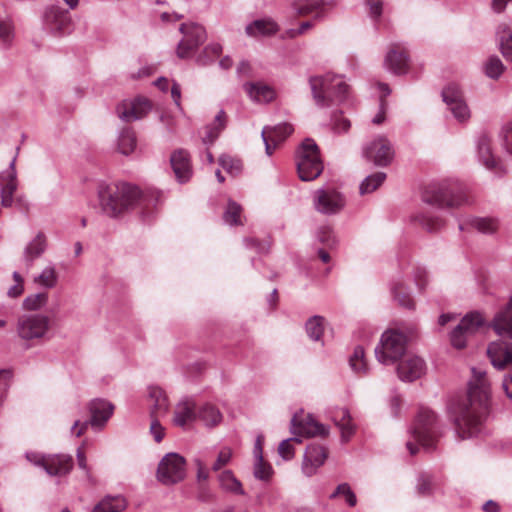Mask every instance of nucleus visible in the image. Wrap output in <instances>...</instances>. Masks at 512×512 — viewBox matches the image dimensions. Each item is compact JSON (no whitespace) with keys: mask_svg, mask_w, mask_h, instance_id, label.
Listing matches in <instances>:
<instances>
[{"mask_svg":"<svg viewBox=\"0 0 512 512\" xmlns=\"http://www.w3.org/2000/svg\"><path fill=\"white\" fill-rule=\"evenodd\" d=\"M48 300L47 293H37L27 296L23 300V308L28 311H36L42 308Z\"/></svg>","mask_w":512,"mask_h":512,"instance_id":"3c124183","label":"nucleus"},{"mask_svg":"<svg viewBox=\"0 0 512 512\" xmlns=\"http://www.w3.org/2000/svg\"><path fill=\"white\" fill-rule=\"evenodd\" d=\"M219 481L221 486L233 493L243 495L244 491L242 489V485L238 479L235 478L233 473L229 470L223 471L219 475Z\"/></svg>","mask_w":512,"mask_h":512,"instance_id":"de8ad7c7","label":"nucleus"},{"mask_svg":"<svg viewBox=\"0 0 512 512\" xmlns=\"http://www.w3.org/2000/svg\"><path fill=\"white\" fill-rule=\"evenodd\" d=\"M244 244L246 248L255 250L258 253H266L268 251L267 244L255 238H245Z\"/></svg>","mask_w":512,"mask_h":512,"instance_id":"338daca9","label":"nucleus"},{"mask_svg":"<svg viewBox=\"0 0 512 512\" xmlns=\"http://www.w3.org/2000/svg\"><path fill=\"white\" fill-rule=\"evenodd\" d=\"M412 273H413V277H414L416 286L420 290H424L428 283V273H427L426 269L422 266H415L413 268Z\"/></svg>","mask_w":512,"mask_h":512,"instance_id":"680f3d73","label":"nucleus"},{"mask_svg":"<svg viewBox=\"0 0 512 512\" xmlns=\"http://www.w3.org/2000/svg\"><path fill=\"white\" fill-rule=\"evenodd\" d=\"M314 208L322 214H336L345 206L344 196L335 188H320L314 192Z\"/></svg>","mask_w":512,"mask_h":512,"instance_id":"2eb2a0df","label":"nucleus"},{"mask_svg":"<svg viewBox=\"0 0 512 512\" xmlns=\"http://www.w3.org/2000/svg\"><path fill=\"white\" fill-rule=\"evenodd\" d=\"M422 201L439 208H457L468 202V196L463 183L446 179L428 185L422 193Z\"/></svg>","mask_w":512,"mask_h":512,"instance_id":"39448f33","label":"nucleus"},{"mask_svg":"<svg viewBox=\"0 0 512 512\" xmlns=\"http://www.w3.org/2000/svg\"><path fill=\"white\" fill-rule=\"evenodd\" d=\"M50 328V317L41 313L23 314L18 317L16 322L17 336L29 343L45 339Z\"/></svg>","mask_w":512,"mask_h":512,"instance_id":"1a4fd4ad","label":"nucleus"},{"mask_svg":"<svg viewBox=\"0 0 512 512\" xmlns=\"http://www.w3.org/2000/svg\"><path fill=\"white\" fill-rule=\"evenodd\" d=\"M198 421L206 428H214L223 421V414L219 408L210 402L197 405Z\"/></svg>","mask_w":512,"mask_h":512,"instance_id":"393cba45","label":"nucleus"},{"mask_svg":"<svg viewBox=\"0 0 512 512\" xmlns=\"http://www.w3.org/2000/svg\"><path fill=\"white\" fill-rule=\"evenodd\" d=\"M291 430L294 437L281 440L278 448H291V443L300 444V437L325 438L329 434V427L318 422L311 414H304L303 410L296 412L291 419Z\"/></svg>","mask_w":512,"mask_h":512,"instance_id":"423d86ee","label":"nucleus"},{"mask_svg":"<svg viewBox=\"0 0 512 512\" xmlns=\"http://www.w3.org/2000/svg\"><path fill=\"white\" fill-rule=\"evenodd\" d=\"M179 31L184 38L178 43L177 56L182 59L187 58L207 38L204 27L196 23H183L180 25Z\"/></svg>","mask_w":512,"mask_h":512,"instance_id":"4468645a","label":"nucleus"},{"mask_svg":"<svg viewBox=\"0 0 512 512\" xmlns=\"http://www.w3.org/2000/svg\"><path fill=\"white\" fill-rule=\"evenodd\" d=\"M496 38L501 54L507 61L512 62V30L509 25L506 23L498 25Z\"/></svg>","mask_w":512,"mask_h":512,"instance_id":"72a5a7b5","label":"nucleus"},{"mask_svg":"<svg viewBox=\"0 0 512 512\" xmlns=\"http://www.w3.org/2000/svg\"><path fill=\"white\" fill-rule=\"evenodd\" d=\"M412 440L406 448H436L444 445V428L438 415L428 407H420L409 430Z\"/></svg>","mask_w":512,"mask_h":512,"instance_id":"7ed1b4c3","label":"nucleus"},{"mask_svg":"<svg viewBox=\"0 0 512 512\" xmlns=\"http://www.w3.org/2000/svg\"><path fill=\"white\" fill-rule=\"evenodd\" d=\"M136 148V136L132 129L124 128L118 137V149L123 155L131 154Z\"/></svg>","mask_w":512,"mask_h":512,"instance_id":"79ce46f5","label":"nucleus"},{"mask_svg":"<svg viewBox=\"0 0 512 512\" xmlns=\"http://www.w3.org/2000/svg\"><path fill=\"white\" fill-rule=\"evenodd\" d=\"M505 71V66L501 59L496 56H490L484 64V72L487 77L497 80Z\"/></svg>","mask_w":512,"mask_h":512,"instance_id":"49530a36","label":"nucleus"},{"mask_svg":"<svg viewBox=\"0 0 512 512\" xmlns=\"http://www.w3.org/2000/svg\"><path fill=\"white\" fill-rule=\"evenodd\" d=\"M384 3L382 0H365L364 7L367 15L375 22H379L383 13Z\"/></svg>","mask_w":512,"mask_h":512,"instance_id":"5fc2aeb1","label":"nucleus"},{"mask_svg":"<svg viewBox=\"0 0 512 512\" xmlns=\"http://www.w3.org/2000/svg\"><path fill=\"white\" fill-rule=\"evenodd\" d=\"M442 98L447 106L455 103L456 101L458 102L464 100L462 90L455 83H451L443 89Z\"/></svg>","mask_w":512,"mask_h":512,"instance_id":"603ef678","label":"nucleus"},{"mask_svg":"<svg viewBox=\"0 0 512 512\" xmlns=\"http://www.w3.org/2000/svg\"><path fill=\"white\" fill-rule=\"evenodd\" d=\"M279 26L270 18L257 19L248 24L245 32L250 37L271 36L277 33Z\"/></svg>","mask_w":512,"mask_h":512,"instance_id":"7c9ffc66","label":"nucleus"},{"mask_svg":"<svg viewBox=\"0 0 512 512\" xmlns=\"http://www.w3.org/2000/svg\"><path fill=\"white\" fill-rule=\"evenodd\" d=\"M331 418L341 433L342 443H346L355 432L350 412L347 408H336L331 412Z\"/></svg>","mask_w":512,"mask_h":512,"instance_id":"a878e982","label":"nucleus"},{"mask_svg":"<svg viewBox=\"0 0 512 512\" xmlns=\"http://www.w3.org/2000/svg\"><path fill=\"white\" fill-rule=\"evenodd\" d=\"M15 163L16 157L12 159L8 168L0 173L1 205L5 208L12 206L14 202V193L18 187Z\"/></svg>","mask_w":512,"mask_h":512,"instance_id":"6ab92c4d","label":"nucleus"},{"mask_svg":"<svg viewBox=\"0 0 512 512\" xmlns=\"http://www.w3.org/2000/svg\"><path fill=\"white\" fill-rule=\"evenodd\" d=\"M98 196L103 212L110 217H116L125 210L134 208L145 202L147 198L137 186L124 182L100 185Z\"/></svg>","mask_w":512,"mask_h":512,"instance_id":"f03ea898","label":"nucleus"},{"mask_svg":"<svg viewBox=\"0 0 512 512\" xmlns=\"http://www.w3.org/2000/svg\"><path fill=\"white\" fill-rule=\"evenodd\" d=\"M363 156L377 166H387L394 157V150L390 141L385 137H378L363 148Z\"/></svg>","mask_w":512,"mask_h":512,"instance_id":"dca6fc26","label":"nucleus"},{"mask_svg":"<svg viewBox=\"0 0 512 512\" xmlns=\"http://www.w3.org/2000/svg\"><path fill=\"white\" fill-rule=\"evenodd\" d=\"M263 450H255L254 476L262 481H268L273 473L272 466L263 460Z\"/></svg>","mask_w":512,"mask_h":512,"instance_id":"37998d69","label":"nucleus"},{"mask_svg":"<svg viewBox=\"0 0 512 512\" xmlns=\"http://www.w3.org/2000/svg\"><path fill=\"white\" fill-rule=\"evenodd\" d=\"M150 431L157 443L163 439V428L157 421V418H154V420L151 422Z\"/></svg>","mask_w":512,"mask_h":512,"instance_id":"774afa93","label":"nucleus"},{"mask_svg":"<svg viewBox=\"0 0 512 512\" xmlns=\"http://www.w3.org/2000/svg\"><path fill=\"white\" fill-rule=\"evenodd\" d=\"M492 327L499 335L512 339V297L493 318Z\"/></svg>","mask_w":512,"mask_h":512,"instance_id":"bb28decb","label":"nucleus"},{"mask_svg":"<svg viewBox=\"0 0 512 512\" xmlns=\"http://www.w3.org/2000/svg\"><path fill=\"white\" fill-rule=\"evenodd\" d=\"M241 207L234 201H229L227 208L224 212L223 219L229 225H240Z\"/></svg>","mask_w":512,"mask_h":512,"instance_id":"864d4df0","label":"nucleus"},{"mask_svg":"<svg viewBox=\"0 0 512 512\" xmlns=\"http://www.w3.org/2000/svg\"><path fill=\"white\" fill-rule=\"evenodd\" d=\"M126 508V500L120 496H106L93 509V512H122Z\"/></svg>","mask_w":512,"mask_h":512,"instance_id":"4c0bfd02","label":"nucleus"},{"mask_svg":"<svg viewBox=\"0 0 512 512\" xmlns=\"http://www.w3.org/2000/svg\"><path fill=\"white\" fill-rule=\"evenodd\" d=\"M186 476V460L178 453H167L158 464L156 477L163 485H174Z\"/></svg>","mask_w":512,"mask_h":512,"instance_id":"9b49d317","label":"nucleus"},{"mask_svg":"<svg viewBox=\"0 0 512 512\" xmlns=\"http://www.w3.org/2000/svg\"><path fill=\"white\" fill-rule=\"evenodd\" d=\"M148 400L152 418L165 415L169 409V402L165 392L156 386L149 387Z\"/></svg>","mask_w":512,"mask_h":512,"instance_id":"cd10ccee","label":"nucleus"},{"mask_svg":"<svg viewBox=\"0 0 512 512\" xmlns=\"http://www.w3.org/2000/svg\"><path fill=\"white\" fill-rule=\"evenodd\" d=\"M386 179L384 172H376L372 175L367 176L360 184V193L368 194L375 191Z\"/></svg>","mask_w":512,"mask_h":512,"instance_id":"a18cd8bd","label":"nucleus"},{"mask_svg":"<svg viewBox=\"0 0 512 512\" xmlns=\"http://www.w3.org/2000/svg\"><path fill=\"white\" fill-rule=\"evenodd\" d=\"M407 337L398 330H386L375 347L376 359L384 365H392L405 357Z\"/></svg>","mask_w":512,"mask_h":512,"instance_id":"6e6552de","label":"nucleus"},{"mask_svg":"<svg viewBox=\"0 0 512 512\" xmlns=\"http://www.w3.org/2000/svg\"><path fill=\"white\" fill-rule=\"evenodd\" d=\"M220 166L232 175H237L242 169V163L240 160L232 158L228 155H222L219 157Z\"/></svg>","mask_w":512,"mask_h":512,"instance_id":"13d9d810","label":"nucleus"},{"mask_svg":"<svg viewBox=\"0 0 512 512\" xmlns=\"http://www.w3.org/2000/svg\"><path fill=\"white\" fill-rule=\"evenodd\" d=\"M309 85L313 100L319 108L340 105L348 97L349 87L343 77L334 74L311 76Z\"/></svg>","mask_w":512,"mask_h":512,"instance_id":"20e7f679","label":"nucleus"},{"mask_svg":"<svg viewBox=\"0 0 512 512\" xmlns=\"http://www.w3.org/2000/svg\"><path fill=\"white\" fill-rule=\"evenodd\" d=\"M327 457L328 454L326 450H304L302 462L303 473L308 477L314 475L317 469L324 464Z\"/></svg>","mask_w":512,"mask_h":512,"instance_id":"c85d7f7f","label":"nucleus"},{"mask_svg":"<svg viewBox=\"0 0 512 512\" xmlns=\"http://www.w3.org/2000/svg\"><path fill=\"white\" fill-rule=\"evenodd\" d=\"M47 242L44 233L39 232L35 238L30 241L24 249L23 260L29 268L35 259L39 258L46 250Z\"/></svg>","mask_w":512,"mask_h":512,"instance_id":"c756f323","label":"nucleus"},{"mask_svg":"<svg viewBox=\"0 0 512 512\" xmlns=\"http://www.w3.org/2000/svg\"><path fill=\"white\" fill-rule=\"evenodd\" d=\"M484 324V317L479 312L466 314L450 333V341L454 348L463 349L467 339Z\"/></svg>","mask_w":512,"mask_h":512,"instance_id":"ddd939ff","label":"nucleus"},{"mask_svg":"<svg viewBox=\"0 0 512 512\" xmlns=\"http://www.w3.org/2000/svg\"><path fill=\"white\" fill-rule=\"evenodd\" d=\"M226 127V114L220 110L214 118V121L204 127L202 142L205 145H212L219 137L220 133Z\"/></svg>","mask_w":512,"mask_h":512,"instance_id":"2f4dec72","label":"nucleus"},{"mask_svg":"<svg viewBox=\"0 0 512 512\" xmlns=\"http://www.w3.org/2000/svg\"><path fill=\"white\" fill-rule=\"evenodd\" d=\"M90 418L86 421H75L71 427V433L80 437L91 426L93 429H102L114 412V405L105 399H93L88 404Z\"/></svg>","mask_w":512,"mask_h":512,"instance_id":"9d476101","label":"nucleus"},{"mask_svg":"<svg viewBox=\"0 0 512 512\" xmlns=\"http://www.w3.org/2000/svg\"><path fill=\"white\" fill-rule=\"evenodd\" d=\"M170 164L175 178L180 184L187 183L191 179L193 169L190 154L187 150H175L170 156Z\"/></svg>","mask_w":512,"mask_h":512,"instance_id":"412c9836","label":"nucleus"},{"mask_svg":"<svg viewBox=\"0 0 512 512\" xmlns=\"http://www.w3.org/2000/svg\"><path fill=\"white\" fill-rule=\"evenodd\" d=\"M351 127L350 120L342 112L334 113L331 118V128L335 133H346Z\"/></svg>","mask_w":512,"mask_h":512,"instance_id":"bf43d9fd","label":"nucleus"},{"mask_svg":"<svg viewBox=\"0 0 512 512\" xmlns=\"http://www.w3.org/2000/svg\"><path fill=\"white\" fill-rule=\"evenodd\" d=\"M338 495H343L347 504L350 507H354L357 503V498L355 493L352 491L351 487L347 483L339 484L336 490L330 495L331 499L336 498Z\"/></svg>","mask_w":512,"mask_h":512,"instance_id":"4d7b16f0","label":"nucleus"},{"mask_svg":"<svg viewBox=\"0 0 512 512\" xmlns=\"http://www.w3.org/2000/svg\"><path fill=\"white\" fill-rule=\"evenodd\" d=\"M296 166L302 181H312L323 171V162L317 144L307 138L296 151Z\"/></svg>","mask_w":512,"mask_h":512,"instance_id":"0eeeda50","label":"nucleus"},{"mask_svg":"<svg viewBox=\"0 0 512 512\" xmlns=\"http://www.w3.org/2000/svg\"><path fill=\"white\" fill-rule=\"evenodd\" d=\"M35 281L46 288H52L56 285L57 276L53 267H46L41 274L35 278Z\"/></svg>","mask_w":512,"mask_h":512,"instance_id":"052dcab7","label":"nucleus"},{"mask_svg":"<svg viewBox=\"0 0 512 512\" xmlns=\"http://www.w3.org/2000/svg\"><path fill=\"white\" fill-rule=\"evenodd\" d=\"M448 108L458 122H466L471 117L470 109L465 100L456 101L455 103L448 105Z\"/></svg>","mask_w":512,"mask_h":512,"instance_id":"8fccbe9b","label":"nucleus"},{"mask_svg":"<svg viewBox=\"0 0 512 512\" xmlns=\"http://www.w3.org/2000/svg\"><path fill=\"white\" fill-rule=\"evenodd\" d=\"M487 355L494 368L505 369L512 364V343L502 340L491 342L487 348Z\"/></svg>","mask_w":512,"mask_h":512,"instance_id":"4be33fe9","label":"nucleus"},{"mask_svg":"<svg viewBox=\"0 0 512 512\" xmlns=\"http://www.w3.org/2000/svg\"><path fill=\"white\" fill-rule=\"evenodd\" d=\"M327 4L326 0H295L292 6L299 15L316 13V17L319 18Z\"/></svg>","mask_w":512,"mask_h":512,"instance_id":"c9c22d12","label":"nucleus"},{"mask_svg":"<svg viewBox=\"0 0 512 512\" xmlns=\"http://www.w3.org/2000/svg\"><path fill=\"white\" fill-rule=\"evenodd\" d=\"M384 65L387 70L396 75L407 73L409 67L408 52L399 44H392L385 56Z\"/></svg>","mask_w":512,"mask_h":512,"instance_id":"5701e85b","label":"nucleus"},{"mask_svg":"<svg viewBox=\"0 0 512 512\" xmlns=\"http://www.w3.org/2000/svg\"><path fill=\"white\" fill-rule=\"evenodd\" d=\"M306 332L310 339L319 341L324 332V318L322 316H313L306 322Z\"/></svg>","mask_w":512,"mask_h":512,"instance_id":"09e8293b","label":"nucleus"},{"mask_svg":"<svg viewBox=\"0 0 512 512\" xmlns=\"http://www.w3.org/2000/svg\"><path fill=\"white\" fill-rule=\"evenodd\" d=\"M414 219L428 232H436L444 226V220L430 212L418 213Z\"/></svg>","mask_w":512,"mask_h":512,"instance_id":"a19ab883","label":"nucleus"},{"mask_svg":"<svg viewBox=\"0 0 512 512\" xmlns=\"http://www.w3.org/2000/svg\"><path fill=\"white\" fill-rule=\"evenodd\" d=\"M431 476L428 474H421L418 478L417 492L421 496H427L431 494Z\"/></svg>","mask_w":512,"mask_h":512,"instance_id":"e2e57ef3","label":"nucleus"},{"mask_svg":"<svg viewBox=\"0 0 512 512\" xmlns=\"http://www.w3.org/2000/svg\"><path fill=\"white\" fill-rule=\"evenodd\" d=\"M151 102L146 98H136L133 101H124L117 106L119 118L125 122L139 120L151 110Z\"/></svg>","mask_w":512,"mask_h":512,"instance_id":"aec40b11","label":"nucleus"},{"mask_svg":"<svg viewBox=\"0 0 512 512\" xmlns=\"http://www.w3.org/2000/svg\"><path fill=\"white\" fill-rule=\"evenodd\" d=\"M222 51L220 44H210L204 48L203 54L199 55L197 62L200 65H207L214 61V58L218 57Z\"/></svg>","mask_w":512,"mask_h":512,"instance_id":"6e6d98bb","label":"nucleus"},{"mask_svg":"<svg viewBox=\"0 0 512 512\" xmlns=\"http://www.w3.org/2000/svg\"><path fill=\"white\" fill-rule=\"evenodd\" d=\"M26 459L43 468L47 474L54 476L67 473L72 467V457L63 453L44 455L37 450L28 451Z\"/></svg>","mask_w":512,"mask_h":512,"instance_id":"f8f14e48","label":"nucleus"},{"mask_svg":"<svg viewBox=\"0 0 512 512\" xmlns=\"http://www.w3.org/2000/svg\"><path fill=\"white\" fill-rule=\"evenodd\" d=\"M426 365L422 358L413 354H407L402 358L396 368L401 381L413 382L425 374Z\"/></svg>","mask_w":512,"mask_h":512,"instance_id":"a211bd4d","label":"nucleus"},{"mask_svg":"<svg viewBox=\"0 0 512 512\" xmlns=\"http://www.w3.org/2000/svg\"><path fill=\"white\" fill-rule=\"evenodd\" d=\"M477 152L480 161L486 168L493 170L497 168L498 162L491 151V139L488 135L482 134L477 140Z\"/></svg>","mask_w":512,"mask_h":512,"instance_id":"473e14b6","label":"nucleus"},{"mask_svg":"<svg viewBox=\"0 0 512 512\" xmlns=\"http://www.w3.org/2000/svg\"><path fill=\"white\" fill-rule=\"evenodd\" d=\"M43 24L50 33L61 35L71 31L72 22L67 10L52 5L44 12Z\"/></svg>","mask_w":512,"mask_h":512,"instance_id":"f3484780","label":"nucleus"},{"mask_svg":"<svg viewBox=\"0 0 512 512\" xmlns=\"http://www.w3.org/2000/svg\"><path fill=\"white\" fill-rule=\"evenodd\" d=\"M293 132V127L288 123L278 124L273 127H264L261 136L271 139L274 146H278Z\"/></svg>","mask_w":512,"mask_h":512,"instance_id":"e433bc0d","label":"nucleus"},{"mask_svg":"<svg viewBox=\"0 0 512 512\" xmlns=\"http://www.w3.org/2000/svg\"><path fill=\"white\" fill-rule=\"evenodd\" d=\"M391 291L394 300L402 307L407 309L414 308V300L411 297L409 289L401 280H397L392 284Z\"/></svg>","mask_w":512,"mask_h":512,"instance_id":"58836bf2","label":"nucleus"},{"mask_svg":"<svg viewBox=\"0 0 512 512\" xmlns=\"http://www.w3.org/2000/svg\"><path fill=\"white\" fill-rule=\"evenodd\" d=\"M195 421H198L197 404L192 398L186 397L177 404L173 422L176 426L188 428Z\"/></svg>","mask_w":512,"mask_h":512,"instance_id":"b1692460","label":"nucleus"},{"mask_svg":"<svg viewBox=\"0 0 512 512\" xmlns=\"http://www.w3.org/2000/svg\"><path fill=\"white\" fill-rule=\"evenodd\" d=\"M501 137L503 139L505 149L510 155H512V122L507 123L502 128Z\"/></svg>","mask_w":512,"mask_h":512,"instance_id":"69168bd1","label":"nucleus"},{"mask_svg":"<svg viewBox=\"0 0 512 512\" xmlns=\"http://www.w3.org/2000/svg\"><path fill=\"white\" fill-rule=\"evenodd\" d=\"M472 373L467 397L449 406L456 433L462 439L476 436L491 411V391L487 373L480 368H472Z\"/></svg>","mask_w":512,"mask_h":512,"instance_id":"f257e3e1","label":"nucleus"},{"mask_svg":"<svg viewBox=\"0 0 512 512\" xmlns=\"http://www.w3.org/2000/svg\"><path fill=\"white\" fill-rule=\"evenodd\" d=\"M244 89L249 97L256 102H270L275 97L274 90L263 83H246Z\"/></svg>","mask_w":512,"mask_h":512,"instance_id":"f704fd0d","label":"nucleus"},{"mask_svg":"<svg viewBox=\"0 0 512 512\" xmlns=\"http://www.w3.org/2000/svg\"><path fill=\"white\" fill-rule=\"evenodd\" d=\"M13 38V28L10 23L0 19V42L4 45L11 43Z\"/></svg>","mask_w":512,"mask_h":512,"instance_id":"0e129e2a","label":"nucleus"},{"mask_svg":"<svg viewBox=\"0 0 512 512\" xmlns=\"http://www.w3.org/2000/svg\"><path fill=\"white\" fill-rule=\"evenodd\" d=\"M349 365L351 369L360 375L367 373V362L365 359V352L362 346H356L353 354L349 358Z\"/></svg>","mask_w":512,"mask_h":512,"instance_id":"c03bdc74","label":"nucleus"},{"mask_svg":"<svg viewBox=\"0 0 512 512\" xmlns=\"http://www.w3.org/2000/svg\"><path fill=\"white\" fill-rule=\"evenodd\" d=\"M467 224L484 234H492L499 227V222L494 217H474Z\"/></svg>","mask_w":512,"mask_h":512,"instance_id":"ea45409f","label":"nucleus"}]
</instances>
